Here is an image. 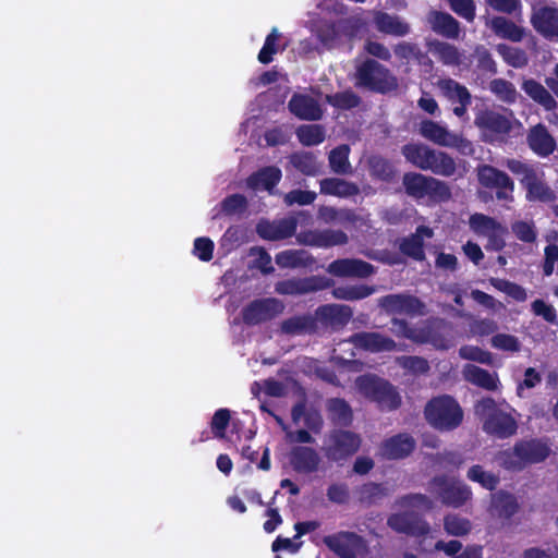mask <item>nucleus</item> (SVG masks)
<instances>
[{
	"mask_svg": "<svg viewBox=\"0 0 558 558\" xmlns=\"http://www.w3.org/2000/svg\"><path fill=\"white\" fill-rule=\"evenodd\" d=\"M550 454L547 440L542 438L521 439L513 447L497 453L498 464L507 470L519 472L527 465L545 461Z\"/></svg>",
	"mask_w": 558,
	"mask_h": 558,
	"instance_id": "obj_1",
	"label": "nucleus"
},
{
	"mask_svg": "<svg viewBox=\"0 0 558 558\" xmlns=\"http://www.w3.org/2000/svg\"><path fill=\"white\" fill-rule=\"evenodd\" d=\"M354 86L376 94H389L399 87L398 78L384 64L366 58L355 65Z\"/></svg>",
	"mask_w": 558,
	"mask_h": 558,
	"instance_id": "obj_2",
	"label": "nucleus"
},
{
	"mask_svg": "<svg viewBox=\"0 0 558 558\" xmlns=\"http://www.w3.org/2000/svg\"><path fill=\"white\" fill-rule=\"evenodd\" d=\"M463 410L459 402L449 395L433 397L424 407L426 422L439 432H451L463 421Z\"/></svg>",
	"mask_w": 558,
	"mask_h": 558,
	"instance_id": "obj_3",
	"label": "nucleus"
},
{
	"mask_svg": "<svg viewBox=\"0 0 558 558\" xmlns=\"http://www.w3.org/2000/svg\"><path fill=\"white\" fill-rule=\"evenodd\" d=\"M355 386L364 398L376 403L381 411H393L401 405L402 400L397 388L375 374L359 376Z\"/></svg>",
	"mask_w": 558,
	"mask_h": 558,
	"instance_id": "obj_4",
	"label": "nucleus"
},
{
	"mask_svg": "<svg viewBox=\"0 0 558 558\" xmlns=\"http://www.w3.org/2000/svg\"><path fill=\"white\" fill-rule=\"evenodd\" d=\"M507 168L519 179L521 185L526 192V199L530 202L550 203L555 201L556 194L545 182L544 173H539L534 166L518 159H508Z\"/></svg>",
	"mask_w": 558,
	"mask_h": 558,
	"instance_id": "obj_5",
	"label": "nucleus"
},
{
	"mask_svg": "<svg viewBox=\"0 0 558 558\" xmlns=\"http://www.w3.org/2000/svg\"><path fill=\"white\" fill-rule=\"evenodd\" d=\"M362 441L361 435L355 432L332 428L325 436L322 451L327 461L343 465L359 452Z\"/></svg>",
	"mask_w": 558,
	"mask_h": 558,
	"instance_id": "obj_6",
	"label": "nucleus"
},
{
	"mask_svg": "<svg viewBox=\"0 0 558 558\" xmlns=\"http://www.w3.org/2000/svg\"><path fill=\"white\" fill-rule=\"evenodd\" d=\"M402 184L405 193L415 199L428 196L435 202H447L451 197L450 187L446 182L418 172L404 173Z\"/></svg>",
	"mask_w": 558,
	"mask_h": 558,
	"instance_id": "obj_7",
	"label": "nucleus"
},
{
	"mask_svg": "<svg viewBox=\"0 0 558 558\" xmlns=\"http://www.w3.org/2000/svg\"><path fill=\"white\" fill-rule=\"evenodd\" d=\"M477 181L483 187L495 190L498 201H513L514 182L505 171L490 165H481L477 167Z\"/></svg>",
	"mask_w": 558,
	"mask_h": 558,
	"instance_id": "obj_8",
	"label": "nucleus"
},
{
	"mask_svg": "<svg viewBox=\"0 0 558 558\" xmlns=\"http://www.w3.org/2000/svg\"><path fill=\"white\" fill-rule=\"evenodd\" d=\"M307 211L301 210L296 216H290L274 221H260L256 226V232L263 240L280 241L293 236L296 232L299 218L308 219Z\"/></svg>",
	"mask_w": 558,
	"mask_h": 558,
	"instance_id": "obj_9",
	"label": "nucleus"
},
{
	"mask_svg": "<svg viewBox=\"0 0 558 558\" xmlns=\"http://www.w3.org/2000/svg\"><path fill=\"white\" fill-rule=\"evenodd\" d=\"M284 305L275 298L257 299L242 308L241 315L244 324L256 326L269 322L281 314Z\"/></svg>",
	"mask_w": 558,
	"mask_h": 558,
	"instance_id": "obj_10",
	"label": "nucleus"
},
{
	"mask_svg": "<svg viewBox=\"0 0 558 558\" xmlns=\"http://www.w3.org/2000/svg\"><path fill=\"white\" fill-rule=\"evenodd\" d=\"M378 305L388 315H424L425 304L416 296L403 293L387 294L378 300Z\"/></svg>",
	"mask_w": 558,
	"mask_h": 558,
	"instance_id": "obj_11",
	"label": "nucleus"
},
{
	"mask_svg": "<svg viewBox=\"0 0 558 558\" xmlns=\"http://www.w3.org/2000/svg\"><path fill=\"white\" fill-rule=\"evenodd\" d=\"M433 484L437 487L441 502L448 507H462L472 497L471 488L460 481L436 476L433 478Z\"/></svg>",
	"mask_w": 558,
	"mask_h": 558,
	"instance_id": "obj_12",
	"label": "nucleus"
},
{
	"mask_svg": "<svg viewBox=\"0 0 558 558\" xmlns=\"http://www.w3.org/2000/svg\"><path fill=\"white\" fill-rule=\"evenodd\" d=\"M387 525L395 532L413 537L426 536L430 532L429 524L414 511L392 513Z\"/></svg>",
	"mask_w": 558,
	"mask_h": 558,
	"instance_id": "obj_13",
	"label": "nucleus"
},
{
	"mask_svg": "<svg viewBox=\"0 0 558 558\" xmlns=\"http://www.w3.org/2000/svg\"><path fill=\"white\" fill-rule=\"evenodd\" d=\"M296 241L302 245L326 248L344 245L348 243L349 238L342 230H306L296 234Z\"/></svg>",
	"mask_w": 558,
	"mask_h": 558,
	"instance_id": "obj_14",
	"label": "nucleus"
},
{
	"mask_svg": "<svg viewBox=\"0 0 558 558\" xmlns=\"http://www.w3.org/2000/svg\"><path fill=\"white\" fill-rule=\"evenodd\" d=\"M349 341L357 349L372 353L397 351L396 341L376 331H360L350 336Z\"/></svg>",
	"mask_w": 558,
	"mask_h": 558,
	"instance_id": "obj_15",
	"label": "nucleus"
},
{
	"mask_svg": "<svg viewBox=\"0 0 558 558\" xmlns=\"http://www.w3.org/2000/svg\"><path fill=\"white\" fill-rule=\"evenodd\" d=\"M328 272L340 278H368L375 274V267L359 258H338L331 262Z\"/></svg>",
	"mask_w": 558,
	"mask_h": 558,
	"instance_id": "obj_16",
	"label": "nucleus"
},
{
	"mask_svg": "<svg viewBox=\"0 0 558 558\" xmlns=\"http://www.w3.org/2000/svg\"><path fill=\"white\" fill-rule=\"evenodd\" d=\"M353 311L345 304H325L317 307L315 318L333 330L342 329L352 319Z\"/></svg>",
	"mask_w": 558,
	"mask_h": 558,
	"instance_id": "obj_17",
	"label": "nucleus"
},
{
	"mask_svg": "<svg viewBox=\"0 0 558 558\" xmlns=\"http://www.w3.org/2000/svg\"><path fill=\"white\" fill-rule=\"evenodd\" d=\"M328 284L320 277L290 278L276 282L275 291L281 295H304L323 290Z\"/></svg>",
	"mask_w": 558,
	"mask_h": 558,
	"instance_id": "obj_18",
	"label": "nucleus"
},
{
	"mask_svg": "<svg viewBox=\"0 0 558 558\" xmlns=\"http://www.w3.org/2000/svg\"><path fill=\"white\" fill-rule=\"evenodd\" d=\"M362 541V536L348 531L327 535L323 539L328 549L340 558H356V547L361 545Z\"/></svg>",
	"mask_w": 558,
	"mask_h": 558,
	"instance_id": "obj_19",
	"label": "nucleus"
},
{
	"mask_svg": "<svg viewBox=\"0 0 558 558\" xmlns=\"http://www.w3.org/2000/svg\"><path fill=\"white\" fill-rule=\"evenodd\" d=\"M416 447L415 439L408 433H399L385 439L380 447V454L387 460H401L409 457Z\"/></svg>",
	"mask_w": 558,
	"mask_h": 558,
	"instance_id": "obj_20",
	"label": "nucleus"
},
{
	"mask_svg": "<svg viewBox=\"0 0 558 558\" xmlns=\"http://www.w3.org/2000/svg\"><path fill=\"white\" fill-rule=\"evenodd\" d=\"M434 236V231L432 228L421 225L416 227L415 232L411 233L408 236H404L399 242V251L417 262H423L426 257L425 255V244L424 239H432Z\"/></svg>",
	"mask_w": 558,
	"mask_h": 558,
	"instance_id": "obj_21",
	"label": "nucleus"
},
{
	"mask_svg": "<svg viewBox=\"0 0 558 558\" xmlns=\"http://www.w3.org/2000/svg\"><path fill=\"white\" fill-rule=\"evenodd\" d=\"M533 28L546 39L558 38V8L543 5L531 15Z\"/></svg>",
	"mask_w": 558,
	"mask_h": 558,
	"instance_id": "obj_22",
	"label": "nucleus"
},
{
	"mask_svg": "<svg viewBox=\"0 0 558 558\" xmlns=\"http://www.w3.org/2000/svg\"><path fill=\"white\" fill-rule=\"evenodd\" d=\"M289 461L296 473L312 474L318 471L322 458L308 446H295L291 449Z\"/></svg>",
	"mask_w": 558,
	"mask_h": 558,
	"instance_id": "obj_23",
	"label": "nucleus"
},
{
	"mask_svg": "<svg viewBox=\"0 0 558 558\" xmlns=\"http://www.w3.org/2000/svg\"><path fill=\"white\" fill-rule=\"evenodd\" d=\"M432 31L446 38L459 39L462 33L460 22L451 14L442 11L432 10L427 16Z\"/></svg>",
	"mask_w": 558,
	"mask_h": 558,
	"instance_id": "obj_24",
	"label": "nucleus"
},
{
	"mask_svg": "<svg viewBox=\"0 0 558 558\" xmlns=\"http://www.w3.org/2000/svg\"><path fill=\"white\" fill-rule=\"evenodd\" d=\"M288 108L300 120L317 121L323 117L319 102L310 95H292L288 102Z\"/></svg>",
	"mask_w": 558,
	"mask_h": 558,
	"instance_id": "obj_25",
	"label": "nucleus"
},
{
	"mask_svg": "<svg viewBox=\"0 0 558 558\" xmlns=\"http://www.w3.org/2000/svg\"><path fill=\"white\" fill-rule=\"evenodd\" d=\"M475 125L487 133L505 135L511 131V121L505 114L494 110H482L475 116Z\"/></svg>",
	"mask_w": 558,
	"mask_h": 558,
	"instance_id": "obj_26",
	"label": "nucleus"
},
{
	"mask_svg": "<svg viewBox=\"0 0 558 558\" xmlns=\"http://www.w3.org/2000/svg\"><path fill=\"white\" fill-rule=\"evenodd\" d=\"M282 178L280 168L266 166L254 171L246 178V186L253 191L265 190L272 193Z\"/></svg>",
	"mask_w": 558,
	"mask_h": 558,
	"instance_id": "obj_27",
	"label": "nucleus"
},
{
	"mask_svg": "<svg viewBox=\"0 0 558 558\" xmlns=\"http://www.w3.org/2000/svg\"><path fill=\"white\" fill-rule=\"evenodd\" d=\"M529 147L538 156L547 157L554 153L557 145L547 128L538 123L527 134Z\"/></svg>",
	"mask_w": 558,
	"mask_h": 558,
	"instance_id": "obj_28",
	"label": "nucleus"
},
{
	"mask_svg": "<svg viewBox=\"0 0 558 558\" xmlns=\"http://www.w3.org/2000/svg\"><path fill=\"white\" fill-rule=\"evenodd\" d=\"M484 429L499 438H508L517 433L518 424L510 414L499 411L486 418Z\"/></svg>",
	"mask_w": 558,
	"mask_h": 558,
	"instance_id": "obj_29",
	"label": "nucleus"
},
{
	"mask_svg": "<svg viewBox=\"0 0 558 558\" xmlns=\"http://www.w3.org/2000/svg\"><path fill=\"white\" fill-rule=\"evenodd\" d=\"M319 193L340 198H349L359 195L360 187L354 182L332 177L319 181Z\"/></svg>",
	"mask_w": 558,
	"mask_h": 558,
	"instance_id": "obj_30",
	"label": "nucleus"
},
{
	"mask_svg": "<svg viewBox=\"0 0 558 558\" xmlns=\"http://www.w3.org/2000/svg\"><path fill=\"white\" fill-rule=\"evenodd\" d=\"M379 33L396 37H403L410 33V25L398 15L378 12L374 19Z\"/></svg>",
	"mask_w": 558,
	"mask_h": 558,
	"instance_id": "obj_31",
	"label": "nucleus"
},
{
	"mask_svg": "<svg viewBox=\"0 0 558 558\" xmlns=\"http://www.w3.org/2000/svg\"><path fill=\"white\" fill-rule=\"evenodd\" d=\"M463 375L466 381L488 391H495L499 386V378L496 373H490L474 364L464 366Z\"/></svg>",
	"mask_w": 558,
	"mask_h": 558,
	"instance_id": "obj_32",
	"label": "nucleus"
},
{
	"mask_svg": "<svg viewBox=\"0 0 558 558\" xmlns=\"http://www.w3.org/2000/svg\"><path fill=\"white\" fill-rule=\"evenodd\" d=\"M493 33L502 39L520 43L525 36V29L505 16H494L489 22Z\"/></svg>",
	"mask_w": 558,
	"mask_h": 558,
	"instance_id": "obj_33",
	"label": "nucleus"
},
{
	"mask_svg": "<svg viewBox=\"0 0 558 558\" xmlns=\"http://www.w3.org/2000/svg\"><path fill=\"white\" fill-rule=\"evenodd\" d=\"M327 413L330 422L338 428L347 429L353 422V411L344 399H329L327 402Z\"/></svg>",
	"mask_w": 558,
	"mask_h": 558,
	"instance_id": "obj_34",
	"label": "nucleus"
},
{
	"mask_svg": "<svg viewBox=\"0 0 558 558\" xmlns=\"http://www.w3.org/2000/svg\"><path fill=\"white\" fill-rule=\"evenodd\" d=\"M280 330L284 335L316 333L317 319L310 314L295 315L281 322Z\"/></svg>",
	"mask_w": 558,
	"mask_h": 558,
	"instance_id": "obj_35",
	"label": "nucleus"
},
{
	"mask_svg": "<svg viewBox=\"0 0 558 558\" xmlns=\"http://www.w3.org/2000/svg\"><path fill=\"white\" fill-rule=\"evenodd\" d=\"M518 510L519 504L512 494L499 490L493 495L490 502V511L493 515H496L499 519L509 520L518 512Z\"/></svg>",
	"mask_w": 558,
	"mask_h": 558,
	"instance_id": "obj_36",
	"label": "nucleus"
},
{
	"mask_svg": "<svg viewBox=\"0 0 558 558\" xmlns=\"http://www.w3.org/2000/svg\"><path fill=\"white\" fill-rule=\"evenodd\" d=\"M354 494L360 505L369 507L387 497L389 488L383 483L366 482L357 486Z\"/></svg>",
	"mask_w": 558,
	"mask_h": 558,
	"instance_id": "obj_37",
	"label": "nucleus"
},
{
	"mask_svg": "<svg viewBox=\"0 0 558 558\" xmlns=\"http://www.w3.org/2000/svg\"><path fill=\"white\" fill-rule=\"evenodd\" d=\"M429 51L445 65L459 66L463 61V53L452 44L433 40L428 44Z\"/></svg>",
	"mask_w": 558,
	"mask_h": 558,
	"instance_id": "obj_38",
	"label": "nucleus"
},
{
	"mask_svg": "<svg viewBox=\"0 0 558 558\" xmlns=\"http://www.w3.org/2000/svg\"><path fill=\"white\" fill-rule=\"evenodd\" d=\"M424 171H432L436 175L448 178L456 173L457 163L446 151L432 149Z\"/></svg>",
	"mask_w": 558,
	"mask_h": 558,
	"instance_id": "obj_39",
	"label": "nucleus"
},
{
	"mask_svg": "<svg viewBox=\"0 0 558 558\" xmlns=\"http://www.w3.org/2000/svg\"><path fill=\"white\" fill-rule=\"evenodd\" d=\"M275 262L280 268L311 267L314 257L305 250H286L275 256Z\"/></svg>",
	"mask_w": 558,
	"mask_h": 558,
	"instance_id": "obj_40",
	"label": "nucleus"
},
{
	"mask_svg": "<svg viewBox=\"0 0 558 558\" xmlns=\"http://www.w3.org/2000/svg\"><path fill=\"white\" fill-rule=\"evenodd\" d=\"M522 89L531 99L541 105L545 110L553 111L557 108V101L550 92L534 78L525 80L522 84Z\"/></svg>",
	"mask_w": 558,
	"mask_h": 558,
	"instance_id": "obj_41",
	"label": "nucleus"
},
{
	"mask_svg": "<svg viewBox=\"0 0 558 558\" xmlns=\"http://www.w3.org/2000/svg\"><path fill=\"white\" fill-rule=\"evenodd\" d=\"M368 170L373 179L390 183L395 180L397 170L392 162L387 158L373 155L368 158Z\"/></svg>",
	"mask_w": 558,
	"mask_h": 558,
	"instance_id": "obj_42",
	"label": "nucleus"
},
{
	"mask_svg": "<svg viewBox=\"0 0 558 558\" xmlns=\"http://www.w3.org/2000/svg\"><path fill=\"white\" fill-rule=\"evenodd\" d=\"M420 134L434 144L444 147L450 145L449 141L452 136V133L447 128L429 119H425L420 123Z\"/></svg>",
	"mask_w": 558,
	"mask_h": 558,
	"instance_id": "obj_43",
	"label": "nucleus"
},
{
	"mask_svg": "<svg viewBox=\"0 0 558 558\" xmlns=\"http://www.w3.org/2000/svg\"><path fill=\"white\" fill-rule=\"evenodd\" d=\"M325 101L340 111H348L357 108L362 104V98L352 89L326 95Z\"/></svg>",
	"mask_w": 558,
	"mask_h": 558,
	"instance_id": "obj_44",
	"label": "nucleus"
},
{
	"mask_svg": "<svg viewBox=\"0 0 558 558\" xmlns=\"http://www.w3.org/2000/svg\"><path fill=\"white\" fill-rule=\"evenodd\" d=\"M350 146L347 144L339 145L330 150L328 156L329 167L336 174L352 173V166L349 161Z\"/></svg>",
	"mask_w": 558,
	"mask_h": 558,
	"instance_id": "obj_45",
	"label": "nucleus"
},
{
	"mask_svg": "<svg viewBox=\"0 0 558 558\" xmlns=\"http://www.w3.org/2000/svg\"><path fill=\"white\" fill-rule=\"evenodd\" d=\"M375 291V287L367 284L339 286L331 290V295L337 300L357 301L368 298Z\"/></svg>",
	"mask_w": 558,
	"mask_h": 558,
	"instance_id": "obj_46",
	"label": "nucleus"
},
{
	"mask_svg": "<svg viewBox=\"0 0 558 558\" xmlns=\"http://www.w3.org/2000/svg\"><path fill=\"white\" fill-rule=\"evenodd\" d=\"M432 149L424 144L409 143L402 146L401 153L407 161L424 171Z\"/></svg>",
	"mask_w": 558,
	"mask_h": 558,
	"instance_id": "obj_47",
	"label": "nucleus"
},
{
	"mask_svg": "<svg viewBox=\"0 0 558 558\" xmlns=\"http://www.w3.org/2000/svg\"><path fill=\"white\" fill-rule=\"evenodd\" d=\"M438 87L451 102L472 100V95L469 89L453 78L440 80L438 82Z\"/></svg>",
	"mask_w": 558,
	"mask_h": 558,
	"instance_id": "obj_48",
	"label": "nucleus"
},
{
	"mask_svg": "<svg viewBox=\"0 0 558 558\" xmlns=\"http://www.w3.org/2000/svg\"><path fill=\"white\" fill-rule=\"evenodd\" d=\"M296 137L304 146L319 145L325 141V129L320 124H304L296 129Z\"/></svg>",
	"mask_w": 558,
	"mask_h": 558,
	"instance_id": "obj_49",
	"label": "nucleus"
},
{
	"mask_svg": "<svg viewBox=\"0 0 558 558\" xmlns=\"http://www.w3.org/2000/svg\"><path fill=\"white\" fill-rule=\"evenodd\" d=\"M466 477L472 482L478 483L483 488L490 492L495 490L500 482L498 475L493 472L485 471L480 464L472 465L466 473Z\"/></svg>",
	"mask_w": 558,
	"mask_h": 558,
	"instance_id": "obj_50",
	"label": "nucleus"
},
{
	"mask_svg": "<svg viewBox=\"0 0 558 558\" xmlns=\"http://www.w3.org/2000/svg\"><path fill=\"white\" fill-rule=\"evenodd\" d=\"M248 202L243 194L234 193L220 202V210L225 216L242 215L247 210Z\"/></svg>",
	"mask_w": 558,
	"mask_h": 558,
	"instance_id": "obj_51",
	"label": "nucleus"
},
{
	"mask_svg": "<svg viewBox=\"0 0 558 558\" xmlns=\"http://www.w3.org/2000/svg\"><path fill=\"white\" fill-rule=\"evenodd\" d=\"M489 283L498 291L506 293L508 296L517 302H524L527 298L525 289L507 279L494 278L489 279Z\"/></svg>",
	"mask_w": 558,
	"mask_h": 558,
	"instance_id": "obj_52",
	"label": "nucleus"
},
{
	"mask_svg": "<svg viewBox=\"0 0 558 558\" xmlns=\"http://www.w3.org/2000/svg\"><path fill=\"white\" fill-rule=\"evenodd\" d=\"M497 51L502 57L505 62L513 68H523L527 64L529 58L526 52L517 47H511L506 44H499Z\"/></svg>",
	"mask_w": 558,
	"mask_h": 558,
	"instance_id": "obj_53",
	"label": "nucleus"
},
{
	"mask_svg": "<svg viewBox=\"0 0 558 558\" xmlns=\"http://www.w3.org/2000/svg\"><path fill=\"white\" fill-rule=\"evenodd\" d=\"M490 92L501 101L513 104L518 93L514 85L505 78H495L489 84Z\"/></svg>",
	"mask_w": 558,
	"mask_h": 558,
	"instance_id": "obj_54",
	"label": "nucleus"
},
{
	"mask_svg": "<svg viewBox=\"0 0 558 558\" xmlns=\"http://www.w3.org/2000/svg\"><path fill=\"white\" fill-rule=\"evenodd\" d=\"M281 35L276 27L266 36L264 45L258 52L257 59L262 64H269L274 56L279 51L278 41Z\"/></svg>",
	"mask_w": 558,
	"mask_h": 558,
	"instance_id": "obj_55",
	"label": "nucleus"
},
{
	"mask_svg": "<svg viewBox=\"0 0 558 558\" xmlns=\"http://www.w3.org/2000/svg\"><path fill=\"white\" fill-rule=\"evenodd\" d=\"M444 529L449 535L464 536L470 533L472 524L466 518L458 514H447L444 518Z\"/></svg>",
	"mask_w": 558,
	"mask_h": 558,
	"instance_id": "obj_56",
	"label": "nucleus"
},
{
	"mask_svg": "<svg viewBox=\"0 0 558 558\" xmlns=\"http://www.w3.org/2000/svg\"><path fill=\"white\" fill-rule=\"evenodd\" d=\"M470 228L478 235L486 236L499 227L500 222L484 214H473L469 220Z\"/></svg>",
	"mask_w": 558,
	"mask_h": 558,
	"instance_id": "obj_57",
	"label": "nucleus"
},
{
	"mask_svg": "<svg viewBox=\"0 0 558 558\" xmlns=\"http://www.w3.org/2000/svg\"><path fill=\"white\" fill-rule=\"evenodd\" d=\"M291 163L305 175H315L317 172L316 158L312 153L293 154Z\"/></svg>",
	"mask_w": 558,
	"mask_h": 558,
	"instance_id": "obj_58",
	"label": "nucleus"
},
{
	"mask_svg": "<svg viewBox=\"0 0 558 558\" xmlns=\"http://www.w3.org/2000/svg\"><path fill=\"white\" fill-rule=\"evenodd\" d=\"M391 330L398 336L407 339H415L418 342H432L434 345L439 347L437 339L429 337L415 338L414 331L405 319L393 317L391 319Z\"/></svg>",
	"mask_w": 558,
	"mask_h": 558,
	"instance_id": "obj_59",
	"label": "nucleus"
},
{
	"mask_svg": "<svg viewBox=\"0 0 558 558\" xmlns=\"http://www.w3.org/2000/svg\"><path fill=\"white\" fill-rule=\"evenodd\" d=\"M459 355L463 360L478 362L486 365L493 364V354L476 345H462L459 349Z\"/></svg>",
	"mask_w": 558,
	"mask_h": 558,
	"instance_id": "obj_60",
	"label": "nucleus"
},
{
	"mask_svg": "<svg viewBox=\"0 0 558 558\" xmlns=\"http://www.w3.org/2000/svg\"><path fill=\"white\" fill-rule=\"evenodd\" d=\"M231 420V413L229 409H218L210 421L211 433L216 438H223L226 430Z\"/></svg>",
	"mask_w": 558,
	"mask_h": 558,
	"instance_id": "obj_61",
	"label": "nucleus"
},
{
	"mask_svg": "<svg viewBox=\"0 0 558 558\" xmlns=\"http://www.w3.org/2000/svg\"><path fill=\"white\" fill-rule=\"evenodd\" d=\"M490 344L493 348L505 351L517 353L521 350V342L519 339L509 333H496L490 339Z\"/></svg>",
	"mask_w": 558,
	"mask_h": 558,
	"instance_id": "obj_62",
	"label": "nucleus"
},
{
	"mask_svg": "<svg viewBox=\"0 0 558 558\" xmlns=\"http://www.w3.org/2000/svg\"><path fill=\"white\" fill-rule=\"evenodd\" d=\"M393 52L398 59L407 61L413 59L420 62L425 57L418 45L408 41L397 44L393 47Z\"/></svg>",
	"mask_w": 558,
	"mask_h": 558,
	"instance_id": "obj_63",
	"label": "nucleus"
},
{
	"mask_svg": "<svg viewBox=\"0 0 558 558\" xmlns=\"http://www.w3.org/2000/svg\"><path fill=\"white\" fill-rule=\"evenodd\" d=\"M450 9L468 22H473L476 15L474 0H447Z\"/></svg>",
	"mask_w": 558,
	"mask_h": 558,
	"instance_id": "obj_64",
	"label": "nucleus"
}]
</instances>
